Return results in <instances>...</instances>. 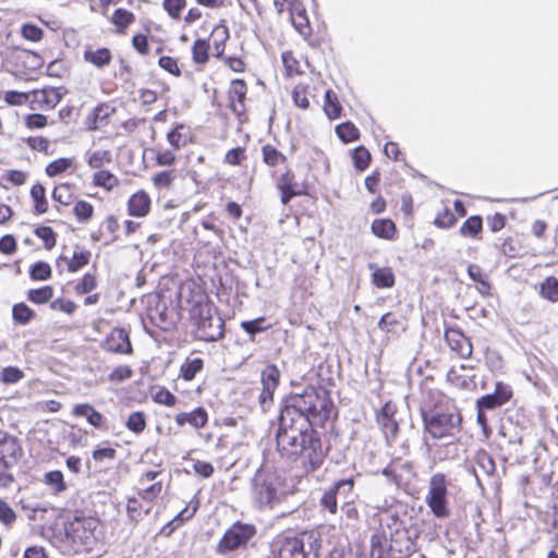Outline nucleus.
I'll return each instance as SVG.
<instances>
[{
    "instance_id": "1",
    "label": "nucleus",
    "mask_w": 558,
    "mask_h": 558,
    "mask_svg": "<svg viewBox=\"0 0 558 558\" xmlns=\"http://www.w3.org/2000/svg\"><path fill=\"white\" fill-rule=\"evenodd\" d=\"M277 447L282 456L303 458L307 471L318 470L326 457L318 433L304 418H293L280 413Z\"/></svg>"
},
{
    "instance_id": "2",
    "label": "nucleus",
    "mask_w": 558,
    "mask_h": 558,
    "mask_svg": "<svg viewBox=\"0 0 558 558\" xmlns=\"http://www.w3.org/2000/svg\"><path fill=\"white\" fill-rule=\"evenodd\" d=\"M332 405L326 388L308 386L302 393L290 396L280 413L296 420L304 418L311 426H320L329 418Z\"/></svg>"
},
{
    "instance_id": "3",
    "label": "nucleus",
    "mask_w": 558,
    "mask_h": 558,
    "mask_svg": "<svg viewBox=\"0 0 558 558\" xmlns=\"http://www.w3.org/2000/svg\"><path fill=\"white\" fill-rule=\"evenodd\" d=\"M286 497L282 478L267 469H258L251 480V499L259 510H270Z\"/></svg>"
},
{
    "instance_id": "4",
    "label": "nucleus",
    "mask_w": 558,
    "mask_h": 558,
    "mask_svg": "<svg viewBox=\"0 0 558 558\" xmlns=\"http://www.w3.org/2000/svg\"><path fill=\"white\" fill-rule=\"evenodd\" d=\"M414 543L404 530H396L389 537L377 532L371 537V558H410Z\"/></svg>"
},
{
    "instance_id": "5",
    "label": "nucleus",
    "mask_w": 558,
    "mask_h": 558,
    "mask_svg": "<svg viewBox=\"0 0 558 558\" xmlns=\"http://www.w3.org/2000/svg\"><path fill=\"white\" fill-rule=\"evenodd\" d=\"M99 521L94 517H75L65 525V541L78 554L92 551L98 542Z\"/></svg>"
},
{
    "instance_id": "6",
    "label": "nucleus",
    "mask_w": 558,
    "mask_h": 558,
    "mask_svg": "<svg viewBox=\"0 0 558 558\" xmlns=\"http://www.w3.org/2000/svg\"><path fill=\"white\" fill-rule=\"evenodd\" d=\"M429 405L421 408V415L426 432L435 439L453 436L460 430L461 414L457 410L428 414Z\"/></svg>"
},
{
    "instance_id": "7",
    "label": "nucleus",
    "mask_w": 558,
    "mask_h": 558,
    "mask_svg": "<svg viewBox=\"0 0 558 558\" xmlns=\"http://www.w3.org/2000/svg\"><path fill=\"white\" fill-rule=\"evenodd\" d=\"M278 558H318L320 541L314 533L283 537L277 542Z\"/></svg>"
},
{
    "instance_id": "8",
    "label": "nucleus",
    "mask_w": 558,
    "mask_h": 558,
    "mask_svg": "<svg viewBox=\"0 0 558 558\" xmlns=\"http://www.w3.org/2000/svg\"><path fill=\"white\" fill-rule=\"evenodd\" d=\"M448 486L449 480L444 473H435L429 478L425 504L437 519L450 517Z\"/></svg>"
},
{
    "instance_id": "9",
    "label": "nucleus",
    "mask_w": 558,
    "mask_h": 558,
    "mask_svg": "<svg viewBox=\"0 0 558 558\" xmlns=\"http://www.w3.org/2000/svg\"><path fill=\"white\" fill-rule=\"evenodd\" d=\"M256 534V527L253 524L236 522L229 527L217 545L216 551L226 555L236 550L247 544Z\"/></svg>"
},
{
    "instance_id": "10",
    "label": "nucleus",
    "mask_w": 558,
    "mask_h": 558,
    "mask_svg": "<svg viewBox=\"0 0 558 558\" xmlns=\"http://www.w3.org/2000/svg\"><path fill=\"white\" fill-rule=\"evenodd\" d=\"M225 320L208 306L198 308L197 337L201 340L213 342L223 336Z\"/></svg>"
},
{
    "instance_id": "11",
    "label": "nucleus",
    "mask_w": 558,
    "mask_h": 558,
    "mask_svg": "<svg viewBox=\"0 0 558 558\" xmlns=\"http://www.w3.org/2000/svg\"><path fill=\"white\" fill-rule=\"evenodd\" d=\"M280 383V371L275 364L267 365L260 374L262 391L258 404L263 412H267L274 404V393Z\"/></svg>"
},
{
    "instance_id": "12",
    "label": "nucleus",
    "mask_w": 558,
    "mask_h": 558,
    "mask_svg": "<svg viewBox=\"0 0 558 558\" xmlns=\"http://www.w3.org/2000/svg\"><path fill=\"white\" fill-rule=\"evenodd\" d=\"M22 447L17 439L0 432V468L10 469L14 466L22 457Z\"/></svg>"
},
{
    "instance_id": "13",
    "label": "nucleus",
    "mask_w": 558,
    "mask_h": 558,
    "mask_svg": "<svg viewBox=\"0 0 558 558\" xmlns=\"http://www.w3.org/2000/svg\"><path fill=\"white\" fill-rule=\"evenodd\" d=\"M31 96L29 106L32 110L53 109L62 99L61 93L54 87L34 89L31 92Z\"/></svg>"
},
{
    "instance_id": "14",
    "label": "nucleus",
    "mask_w": 558,
    "mask_h": 558,
    "mask_svg": "<svg viewBox=\"0 0 558 558\" xmlns=\"http://www.w3.org/2000/svg\"><path fill=\"white\" fill-rule=\"evenodd\" d=\"M512 397V389L509 385L497 381L495 391L481 397L476 401L477 409L493 410L504 405Z\"/></svg>"
},
{
    "instance_id": "15",
    "label": "nucleus",
    "mask_w": 558,
    "mask_h": 558,
    "mask_svg": "<svg viewBox=\"0 0 558 558\" xmlns=\"http://www.w3.org/2000/svg\"><path fill=\"white\" fill-rule=\"evenodd\" d=\"M445 340L451 351L456 352L461 359H469L472 355L473 347L468 337L456 328H447Z\"/></svg>"
},
{
    "instance_id": "16",
    "label": "nucleus",
    "mask_w": 558,
    "mask_h": 558,
    "mask_svg": "<svg viewBox=\"0 0 558 558\" xmlns=\"http://www.w3.org/2000/svg\"><path fill=\"white\" fill-rule=\"evenodd\" d=\"M106 349L110 352L120 354H130L132 344L129 332L124 328H114L107 337L105 342Z\"/></svg>"
},
{
    "instance_id": "17",
    "label": "nucleus",
    "mask_w": 558,
    "mask_h": 558,
    "mask_svg": "<svg viewBox=\"0 0 558 558\" xmlns=\"http://www.w3.org/2000/svg\"><path fill=\"white\" fill-rule=\"evenodd\" d=\"M291 21L295 29L304 37L310 36L312 31L310 21L306 14V10L303 7V2H289Z\"/></svg>"
},
{
    "instance_id": "18",
    "label": "nucleus",
    "mask_w": 558,
    "mask_h": 558,
    "mask_svg": "<svg viewBox=\"0 0 558 558\" xmlns=\"http://www.w3.org/2000/svg\"><path fill=\"white\" fill-rule=\"evenodd\" d=\"M277 187L281 192V203L283 205H287L294 196L302 194L301 191L296 190L294 173L291 170H287L280 175Z\"/></svg>"
},
{
    "instance_id": "19",
    "label": "nucleus",
    "mask_w": 558,
    "mask_h": 558,
    "mask_svg": "<svg viewBox=\"0 0 558 558\" xmlns=\"http://www.w3.org/2000/svg\"><path fill=\"white\" fill-rule=\"evenodd\" d=\"M246 84L242 80H233L229 88V100L234 113L241 114L244 111V100L246 97Z\"/></svg>"
},
{
    "instance_id": "20",
    "label": "nucleus",
    "mask_w": 558,
    "mask_h": 558,
    "mask_svg": "<svg viewBox=\"0 0 558 558\" xmlns=\"http://www.w3.org/2000/svg\"><path fill=\"white\" fill-rule=\"evenodd\" d=\"M208 422V414L204 408H196L191 412H182L177 414L175 423L179 426L190 424L195 428H203Z\"/></svg>"
},
{
    "instance_id": "21",
    "label": "nucleus",
    "mask_w": 558,
    "mask_h": 558,
    "mask_svg": "<svg viewBox=\"0 0 558 558\" xmlns=\"http://www.w3.org/2000/svg\"><path fill=\"white\" fill-rule=\"evenodd\" d=\"M72 414L77 417H85L96 428H100L105 421L104 415L89 403L75 404Z\"/></svg>"
},
{
    "instance_id": "22",
    "label": "nucleus",
    "mask_w": 558,
    "mask_h": 558,
    "mask_svg": "<svg viewBox=\"0 0 558 558\" xmlns=\"http://www.w3.org/2000/svg\"><path fill=\"white\" fill-rule=\"evenodd\" d=\"M129 214L134 217H144L148 214L150 198L144 191H140L129 199Z\"/></svg>"
},
{
    "instance_id": "23",
    "label": "nucleus",
    "mask_w": 558,
    "mask_h": 558,
    "mask_svg": "<svg viewBox=\"0 0 558 558\" xmlns=\"http://www.w3.org/2000/svg\"><path fill=\"white\" fill-rule=\"evenodd\" d=\"M368 268L373 270L372 282L377 288H391L395 284V275L390 268H377L374 263H369Z\"/></svg>"
},
{
    "instance_id": "24",
    "label": "nucleus",
    "mask_w": 558,
    "mask_h": 558,
    "mask_svg": "<svg viewBox=\"0 0 558 558\" xmlns=\"http://www.w3.org/2000/svg\"><path fill=\"white\" fill-rule=\"evenodd\" d=\"M43 483L53 495H60L68 489L63 473L59 470L47 472L44 475Z\"/></svg>"
},
{
    "instance_id": "25",
    "label": "nucleus",
    "mask_w": 558,
    "mask_h": 558,
    "mask_svg": "<svg viewBox=\"0 0 558 558\" xmlns=\"http://www.w3.org/2000/svg\"><path fill=\"white\" fill-rule=\"evenodd\" d=\"M353 487L354 481L352 477H350L336 482L331 488L337 497L343 501L344 506H349V504L353 502L355 497Z\"/></svg>"
},
{
    "instance_id": "26",
    "label": "nucleus",
    "mask_w": 558,
    "mask_h": 558,
    "mask_svg": "<svg viewBox=\"0 0 558 558\" xmlns=\"http://www.w3.org/2000/svg\"><path fill=\"white\" fill-rule=\"evenodd\" d=\"M112 54L108 48H99L96 50L87 49L84 51V60L92 63L96 68H104L111 62Z\"/></svg>"
},
{
    "instance_id": "27",
    "label": "nucleus",
    "mask_w": 558,
    "mask_h": 558,
    "mask_svg": "<svg viewBox=\"0 0 558 558\" xmlns=\"http://www.w3.org/2000/svg\"><path fill=\"white\" fill-rule=\"evenodd\" d=\"M114 112V108L108 104L98 105L92 112L93 122L89 129L97 130L107 124L109 117Z\"/></svg>"
},
{
    "instance_id": "28",
    "label": "nucleus",
    "mask_w": 558,
    "mask_h": 558,
    "mask_svg": "<svg viewBox=\"0 0 558 558\" xmlns=\"http://www.w3.org/2000/svg\"><path fill=\"white\" fill-rule=\"evenodd\" d=\"M372 232L378 238L391 240L396 233V225L390 219H375L372 223Z\"/></svg>"
},
{
    "instance_id": "29",
    "label": "nucleus",
    "mask_w": 558,
    "mask_h": 558,
    "mask_svg": "<svg viewBox=\"0 0 558 558\" xmlns=\"http://www.w3.org/2000/svg\"><path fill=\"white\" fill-rule=\"evenodd\" d=\"M134 20V14L125 9H117L110 17L111 23L116 25L117 32L120 34H124L126 27L131 25Z\"/></svg>"
},
{
    "instance_id": "30",
    "label": "nucleus",
    "mask_w": 558,
    "mask_h": 558,
    "mask_svg": "<svg viewBox=\"0 0 558 558\" xmlns=\"http://www.w3.org/2000/svg\"><path fill=\"white\" fill-rule=\"evenodd\" d=\"M263 161L268 167H277L286 163L287 157L276 147L267 144L262 147Z\"/></svg>"
},
{
    "instance_id": "31",
    "label": "nucleus",
    "mask_w": 558,
    "mask_h": 558,
    "mask_svg": "<svg viewBox=\"0 0 558 558\" xmlns=\"http://www.w3.org/2000/svg\"><path fill=\"white\" fill-rule=\"evenodd\" d=\"M204 363L201 357L186 359L181 365L180 375L184 380H192L203 369Z\"/></svg>"
},
{
    "instance_id": "32",
    "label": "nucleus",
    "mask_w": 558,
    "mask_h": 558,
    "mask_svg": "<svg viewBox=\"0 0 558 558\" xmlns=\"http://www.w3.org/2000/svg\"><path fill=\"white\" fill-rule=\"evenodd\" d=\"M342 107L338 100L337 95L330 90L327 89L325 92V104H324V111L327 114L329 119H337L340 117Z\"/></svg>"
},
{
    "instance_id": "33",
    "label": "nucleus",
    "mask_w": 558,
    "mask_h": 558,
    "mask_svg": "<svg viewBox=\"0 0 558 558\" xmlns=\"http://www.w3.org/2000/svg\"><path fill=\"white\" fill-rule=\"evenodd\" d=\"M31 196L35 202V213L45 214L48 210V201L46 198V190L41 184H35L31 189Z\"/></svg>"
},
{
    "instance_id": "34",
    "label": "nucleus",
    "mask_w": 558,
    "mask_h": 558,
    "mask_svg": "<svg viewBox=\"0 0 558 558\" xmlns=\"http://www.w3.org/2000/svg\"><path fill=\"white\" fill-rule=\"evenodd\" d=\"M539 294L550 302H558V279L547 277L539 286Z\"/></svg>"
},
{
    "instance_id": "35",
    "label": "nucleus",
    "mask_w": 558,
    "mask_h": 558,
    "mask_svg": "<svg viewBox=\"0 0 558 558\" xmlns=\"http://www.w3.org/2000/svg\"><path fill=\"white\" fill-rule=\"evenodd\" d=\"M93 183L96 186H100L106 189L107 191H111L119 184L118 178L108 170H99L93 175Z\"/></svg>"
},
{
    "instance_id": "36",
    "label": "nucleus",
    "mask_w": 558,
    "mask_h": 558,
    "mask_svg": "<svg viewBox=\"0 0 558 558\" xmlns=\"http://www.w3.org/2000/svg\"><path fill=\"white\" fill-rule=\"evenodd\" d=\"M378 327L380 330L388 333H397L399 330H404L399 317L392 313L383 315L378 322Z\"/></svg>"
},
{
    "instance_id": "37",
    "label": "nucleus",
    "mask_w": 558,
    "mask_h": 558,
    "mask_svg": "<svg viewBox=\"0 0 558 558\" xmlns=\"http://www.w3.org/2000/svg\"><path fill=\"white\" fill-rule=\"evenodd\" d=\"M336 133L343 143L356 141L360 136L359 129L349 121L337 125Z\"/></svg>"
},
{
    "instance_id": "38",
    "label": "nucleus",
    "mask_w": 558,
    "mask_h": 558,
    "mask_svg": "<svg viewBox=\"0 0 558 558\" xmlns=\"http://www.w3.org/2000/svg\"><path fill=\"white\" fill-rule=\"evenodd\" d=\"M112 160L111 153L109 150H96L93 153L86 154V161L88 166L93 169H99L105 163H110Z\"/></svg>"
},
{
    "instance_id": "39",
    "label": "nucleus",
    "mask_w": 558,
    "mask_h": 558,
    "mask_svg": "<svg viewBox=\"0 0 558 558\" xmlns=\"http://www.w3.org/2000/svg\"><path fill=\"white\" fill-rule=\"evenodd\" d=\"M12 316L16 323L26 325L35 317V312L25 303H17L12 308Z\"/></svg>"
},
{
    "instance_id": "40",
    "label": "nucleus",
    "mask_w": 558,
    "mask_h": 558,
    "mask_svg": "<svg viewBox=\"0 0 558 558\" xmlns=\"http://www.w3.org/2000/svg\"><path fill=\"white\" fill-rule=\"evenodd\" d=\"M483 222L480 216L468 218L460 228V232L464 236L475 238L482 230Z\"/></svg>"
},
{
    "instance_id": "41",
    "label": "nucleus",
    "mask_w": 558,
    "mask_h": 558,
    "mask_svg": "<svg viewBox=\"0 0 558 558\" xmlns=\"http://www.w3.org/2000/svg\"><path fill=\"white\" fill-rule=\"evenodd\" d=\"M125 426L129 430L141 434L146 428V416L144 412L136 411L130 414L125 422Z\"/></svg>"
},
{
    "instance_id": "42",
    "label": "nucleus",
    "mask_w": 558,
    "mask_h": 558,
    "mask_svg": "<svg viewBox=\"0 0 558 558\" xmlns=\"http://www.w3.org/2000/svg\"><path fill=\"white\" fill-rule=\"evenodd\" d=\"M53 295V289L50 286H45L38 289H31L27 292V299L36 304L47 303Z\"/></svg>"
},
{
    "instance_id": "43",
    "label": "nucleus",
    "mask_w": 558,
    "mask_h": 558,
    "mask_svg": "<svg viewBox=\"0 0 558 558\" xmlns=\"http://www.w3.org/2000/svg\"><path fill=\"white\" fill-rule=\"evenodd\" d=\"M198 505H199L198 499L194 498L193 500H191L186 505V507L183 510H181L178 513V515L169 523V525H174L173 527H171V530L177 527L180 523L190 520L197 511Z\"/></svg>"
},
{
    "instance_id": "44",
    "label": "nucleus",
    "mask_w": 558,
    "mask_h": 558,
    "mask_svg": "<svg viewBox=\"0 0 558 558\" xmlns=\"http://www.w3.org/2000/svg\"><path fill=\"white\" fill-rule=\"evenodd\" d=\"M29 276L33 280L45 281L51 277V267L48 263L37 262L29 268Z\"/></svg>"
},
{
    "instance_id": "45",
    "label": "nucleus",
    "mask_w": 558,
    "mask_h": 558,
    "mask_svg": "<svg viewBox=\"0 0 558 558\" xmlns=\"http://www.w3.org/2000/svg\"><path fill=\"white\" fill-rule=\"evenodd\" d=\"M73 165V160L71 158H59L46 167V174L48 177H56L64 171H66L69 168H71Z\"/></svg>"
},
{
    "instance_id": "46",
    "label": "nucleus",
    "mask_w": 558,
    "mask_h": 558,
    "mask_svg": "<svg viewBox=\"0 0 558 558\" xmlns=\"http://www.w3.org/2000/svg\"><path fill=\"white\" fill-rule=\"evenodd\" d=\"M265 320V317H258L253 320H243L240 326L253 339L256 333L263 332L269 328V326L264 325Z\"/></svg>"
},
{
    "instance_id": "47",
    "label": "nucleus",
    "mask_w": 558,
    "mask_h": 558,
    "mask_svg": "<svg viewBox=\"0 0 558 558\" xmlns=\"http://www.w3.org/2000/svg\"><path fill=\"white\" fill-rule=\"evenodd\" d=\"M387 442L390 445L397 437L399 426L395 417L377 421Z\"/></svg>"
},
{
    "instance_id": "48",
    "label": "nucleus",
    "mask_w": 558,
    "mask_h": 558,
    "mask_svg": "<svg viewBox=\"0 0 558 558\" xmlns=\"http://www.w3.org/2000/svg\"><path fill=\"white\" fill-rule=\"evenodd\" d=\"M35 234L37 238L43 240L44 245L47 250H51L56 245L57 234L50 227H37L35 229Z\"/></svg>"
},
{
    "instance_id": "49",
    "label": "nucleus",
    "mask_w": 558,
    "mask_h": 558,
    "mask_svg": "<svg viewBox=\"0 0 558 558\" xmlns=\"http://www.w3.org/2000/svg\"><path fill=\"white\" fill-rule=\"evenodd\" d=\"M353 163L357 170H365L371 162V154L364 146H359L353 150Z\"/></svg>"
},
{
    "instance_id": "50",
    "label": "nucleus",
    "mask_w": 558,
    "mask_h": 558,
    "mask_svg": "<svg viewBox=\"0 0 558 558\" xmlns=\"http://www.w3.org/2000/svg\"><path fill=\"white\" fill-rule=\"evenodd\" d=\"M73 213L80 222H86L92 218L94 207L86 201H78L74 205Z\"/></svg>"
},
{
    "instance_id": "51",
    "label": "nucleus",
    "mask_w": 558,
    "mask_h": 558,
    "mask_svg": "<svg viewBox=\"0 0 558 558\" xmlns=\"http://www.w3.org/2000/svg\"><path fill=\"white\" fill-rule=\"evenodd\" d=\"M193 60L204 64L208 60V44L204 39H196L192 47Z\"/></svg>"
},
{
    "instance_id": "52",
    "label": "nucleus",
    "mask_w": 558,
    "mask_h": 558,
    "mask_svg": "<svg viewBox=\"0 0 558 558\" xmlns=\"http://www.w3.org/2000/svg\"><path fill=\"white\" fill-rule=\"evenodd\" d=\"M52 198L62 205H69L73 198L70 184L63 183L56 186L52 192Z\"/></svg>"
},
{
    "instance_id": "53",
    "label": "nucleus",
    "mask_w": 558,
    "mask_h": 558,
    "mask_svg": "<svg viewBox=\"0 0 558 558\" xmlns=\"http://www.w3.org/2000/svg\"><path fill=\"white\" fill-rule=\"evenodd\" d=\"M31 92L22 93L16 90H9L4 94V100L10 106H21L29 104Z\"/></svg>"
},
{
    "instance_id": "54",
    "label": "nucleus",
    "mask_w": 558,
    "mask_h": 558,
    "mask_svg": "<svg viewBox=\"0 0 558 558\" xmlns=\"http://www.w3.org/2000/svg\"><path fill=\"white\" fill-rule=\"evenodd\" d=\"M24 376V373L15 367L8 366L0 372V380L4 384H15L20 381Z\"/></svg>"
},
{
    "instance_id": "55",
    "label": "nucleus",
    "mask_w": 558,
    "mask_h": 558,
    "mask_svg": "<svg viewBox=\"0 0 558 558\" xmlns=\"http://www.w3.org/2000/svg\"><path fill=\"white\" fill-rule=\"evenodd\" d=\"M89 256V252H75L73 254L72 259L68 264V270L70 272H75L80 270L82 267L88 264Z\"/></svg>"
},
{
    "instance_id": "56",
    "label": "nucleus",
    "mask_w": 558,
    "mask_h": 558,
    "mask_svg": "<svg viewBox=\"0 0 558 558\" xmlns=\"http://www.w3.org/2000/svg\"><path fill=\"white\" fill-rule=\"evenodd\" d=\"M15 520V511L4 500L0 499V522L9 527Z\"/></svg>"
},
{
    "instance_id": "57",
    "label": "nucleus",
    "mask_w": 558,
    "mask_h": 558,
    "mask_svg": "<svg viewBox=\"0 0 558 558\" xmlns=\"http://www.w3.org/2000/svg\"><path fill=\"white\" fill-rule=\"evenodd\" d=\"M320 505L327 509L330 513H336L338 509V497L330 487L328 490L324 493L320 498Z\"/></svg>"
},
{
    "instance_id": "58",
    "label": "nucleus",
    "mask_w": 558,
    "mask_h": 558,
    "mask_svg": "<svg viewBox=\"0 0 558 558\" xmlns=\"http://www.w3.org/2000/svg\"><path fill=\"white\" fill-rule=\"evenodd\" d=\"M153 399L156 403L163 404L167 407H173L177 402L175 396L166 388L158 389L154 393Z\"/></svg>"
},
{
    "instance_id": "59",
    "label": "nucleus",
    "mask_w": 558,
    "mask_h": 558,
    "mask_svg": "<svg viewBox=\"0 0 558 558\" xmlns=\"http://www.w3.org/2000/svg\"><path fill=\"white\" fill-rule=\"evenodd\" d=\"M97 286L94 275L85 274L82 280L76 284L75 290L78 294H86L93 291Z\"/></svg>"
},
{
    "instance_id": "60",
    "label": "nucleus",
    "mask_w": 558,
    "mask_h": 558,
    "mask_svg": "<svg viewBox=\"0 0 558 558\" xmlns=\"http://www.w3.org/2000/svg\"><path fill=\"white\" fill-rule=\"evenodd\" d=\"M292 98H293L295 106H298L299 108H302V109L308 108L310 101L306 97V87L305 86L296 85L293 88Z\"/></svg>"
},
{
    "instance_id": "61",
    "label": "nucleus",
    "mask_w": 558,
    "mask_h": 558,
    "mask_svg": "<svg viewBox=\"0 0 558 558\" xmlns=\"http://www.w3.org/2000/svg\"><path fill=\"white\" fill-rule=\"evenodd\" d=\"M456 221L457 218L454 215L448 208H445L436 216L434 222L439 228H450L456 223Z\"/></svg>"
},
{
    "instance_id": "62",
    "label": "nucleus",
    "mask_w": 558,
    "mask_h": 558,
    "mask_svg": "<svg viewBox=\"0 0 558 558\" xmlns=\"http://www.w3.org/2000/svg\"><path fill=\"white\" fill-rule=\"evenodd\" d=\"M477 465L486 475H492L496 469L494 459L486 452L478 454Z\"/></svg>"
},
{
    "instance_id": "63",
    "label": "nucleus",
    "mask_w": 558,
    "mask_h": 558,
    "mask_svg": "<svg viewBox=\"0 0 558 558\" xmlns=\"http://www.w3.org/2000/svg\"><path fill=\"white\" fill-rule=\"evenodd\" d=\"M126 511L132 521L138 522L143 519L142 505L136 498H130L128 500Z\"/></svg>"
},
{
    "instance_id": "64",
    "label": "nucleus",
    "mask_w": 558,
    "mask_h": 558,
    "mask_svg": "<svg viewBox=\"0 0 558 558\" xmlns=\"http://www.w3.org/2000/svg\"><path fill=\"white\" fill-rule=\"evenodd\" d=\"M174 179L173 171H161L153 177V182L156 187L165 189L169 187Z\"/></svg>"
}]
</instances>
